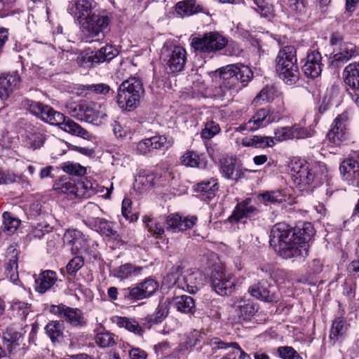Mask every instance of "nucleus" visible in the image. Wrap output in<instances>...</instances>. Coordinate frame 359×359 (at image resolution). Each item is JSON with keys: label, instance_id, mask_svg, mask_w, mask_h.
I'll use <instances>...</instances> for the list:
<instances>
[{"label": "nucleus", "instance_id": "603ef678", "mask_svg": "<svg viewBox=\"0 0 359 359\" xmlns=\"http://www.w3.org/2000/svg\"><path fill=\"white\" fill-rule=\"evenodd\" d=\"M274 90L272 87L266 86L255 96L252 104L255 106L262 104L264 102H269L273 99Z\"/></svg>", "mask_w": 359, "mask_h": 359}, {"label": "nucleus", "instance_id": "4c0bfd02", "mask_svg": "<svg viewBox=\"0 0 359 359\" xmlns=\"http://www.w3.org/2000/svg\"><path fill=\"white\" fill-rule=\"evenodd\" d=\"M63 330V324L59 320L50 321L45 327L46 333L53 343L62 337Z\"/></svg>", "mask_w": 359, "mask_h": 359}, {"label": "nucleus", "instance_id": "338daca9", "mask_svg": "<svg viewBox=\"0 0 359 359\" xmlns=\"http://www.w3.org/2000/svg\"><path fill=\"white\" fill-rule=\"evenodd\" d=\"M274 141L282 142L292 139V127H283L275 130Z\"/></svg>", "mask_w": 359, "mask_h": 359}, {"label": "nucleus", "instance_id": "4be33fe9", "mask_svg": "<svg viewBox=\"0 0 359 359\" xmlns=\"http://www.w3.org/2000/svg\"><path fill=\"white\" fill-rule=\"evenodd\" d=\"M343 180L349 184H354L359 177V163L357 161L349 158L344 160L339 168Z\"/></svg>", "mask_w": 359, "mask_h": 359}, {"label": "nucleus", "instance_id": "412c9836", "mask_svg": "<svg viewBox=\"0 0 359 359\" xmlns=\"http://www.w3.org/2000/svg\"><path fill=\"white\" fill-rule=\"evenodd\" d=\"M190 45H227L226 38L218 32H210L205 33L203 36L190 38Z\"/></svg>", "mask_w": 359, "mask_h": 359}, {"label": "nucleus", "instance_id": "473e14b6", "mask_svg": "<svg viewBox=\"0 0 359 359\" xmlns=\"http://www.w3.org/2000/svg\"><path fill=\"white\" fill-rule=\"evenodd\" d=\"M3 224L0 228V234L2 233L6 235L14 233L21 224V220L15 217L11 212H4L3 213Z\"/></svg>", "mask_w": 359, "mask_h": 359}, {"label": "nucleus", "instance_id": "dca6fc26", "mask_svg": "<svg viewBox=\"0 0 359 359\" xmlns=\"http://www.w3.org/2000/svg\"><path fill=\"white\" fill-rule=\"evenodd\" d=\"M175 283L189 293H196L203 285V275L199 271L190 273L178 277Z\"/></svg>", "mask_w": 359, "mask_h": 359}, {"label": "nucleus", "instance_id": "ddd939ff", "mask_svg": "<svg viewBox=\"0 0 359 359\" xmlns=\"http://www.w3.org/2000/svg\"><path fill=\"white\" fill-rule=\"evenodd\" d=\"M64 244L70 248L72 254L81 253L87 250V239L82 232L76 229H68L63 236Z\"/></svg>", "mask_w": 359, "mask_h": 359}, {"label": "nucleus", "instance_id": "cd10ccee", "mask_svg": "<svg viewBox=\"0 0 359 359\" xmlns=\"http://www.w3.org/2000/svg\"><path fill=\"white\" fill-rule=\"evenodd\" d=\"M111 322L119 327H124L129 332H133L138 336H142L144 330L139 323L134 319L126 317L113 316Z\"/></svg>", "mask_w": 359, "mask_h": 359}, {"label": "nucleus", "instance_id": "79ce46f5", "mask_svg": "<svg viewBox=\"0 0 359 359\" xmlns=\"http://www.w3.org/2000/svg\"><path fill=\"white\" fill-rule=\"evenodd\" d=\"M176 309L182 313H192L195 308L194 299L187 295H182L174 299Z\"/></svg>", "mask_w": 359, "mask_h": 359}, {"label": "nucleus", "instance_id": "a19ab883", "mask_svg": "<svg viewBox=\"0 0 359 359\" xmlns=\"http://www.w3.org/2000/svg\"><path fill=\"white\" fill-rule=\"evenodd\" d=\"M144 222L148 229V231L154 236L159 237L165 232L164 217H161L160 220L145 217Z\"/></svg>", "mask_w": 359, "mask_h": 359}, {"label": "nucleus", "instance_id": "5fc2aeb1", "mask_svg": "<svg viewBox=\"0 0 359 359\" xmlns=\"http://www.w3.org/2000/svg\"><path fill=\"white\" fill-rule=\"evenodd\" d=\"M124 298L130 301L140 300L146 298L140 285L134 287H128L123 290Z\"/></svg>", "mask_w": 359, "mask_h": 359}, {"label": "nucleus", "instance_id": "4d7b16f0", "mask_svg": "<svg viewBox=\"0 0 359 359\" xmlns=\"http://www.w3.org/2000/svg\"><path fill=\"white\" fill-rule=\"evenodd\" d=\"M260 196L264 202L271 203H280L285 200V196L279 190L266 191L260 194Z\"/></svg>", "mask_w": 359, "mask_h": 359}, {"label": "nucleus", "instance_id": "f3484780", "mask_svg": "<svg viewBox=\"0 0 359 359\" xmlns=\"http://www.w3.org/2000/svg\"><path fill=\"white\" fill-rule=\"evenodd\" d=\"M322 57L317 50L309 53L306 57V61L302 67V70L307 77L317 78L322 72Z\"/></svg>", "mask_w": 359, "mask_h": 359}, {"label": "nucleus", "instance_id": "8fccbe9b", "mask_svg": "<svg viewBox=\"0 0 359 359\" xmlns=\"http://www.w3.org/2000/svg\"><path fill=\"white\" fill-rule=\"evenodd\" d=\"M60 166L64 172L72 175L83 176L86 172V168L77 163L67 161L62 163Z\"/></svg>", "mask_w": 359, "mask_h": 359}, {"label": "nucleus", "instance_id": "de8ad7c7", "mask_svg": "<svg viewBox=\"0 0 359 359\" xmlns=\"http://www.w3.org/2000/svg\"><path fill=\"white\" fill-rule=\"evenodd\" d=\"M346 330L345 322L341 319L337 318L333 321L332 326L330 331V338L331 341L335 343L339 337H341Z\"/></svg>", "mask_w": 359, "mask_h": 359}, {"label": "nucleus", "instance_id": "3c124183", "mask_svg": "<svg viewBox=\"0 0 359 359\" xmlns=\"http://www.w3.org/2000/svg\"><path fill=\"white\" fill-rule=\"evenodd\" d=\"M95 342L102 348L112 346L115 344L114 335L108 331L100 332L95 337Z\"/></svg>", "mask_w": 359, "mask_h": 359}, {"label": "nucleus", "instance_id": "aec40b11", "mask_svg": "<svg viewBox=\"0 0 359 359\" xmlns=\"http://www.w3.org/2000/svg\"><path fill=\"white\" fill-rule=\"evenodd\" d=\"M24 147L32 150L40 148L43 144V137L39 128L27 124L25 128Z\"/></svg>", "mask_w": 359, "mask_h": 359}, {"label": "nucleus", "instance_id": "4468645a", "mask_svg": "<svg viewBox=\"0 0 359 359\" xmlns=\"http://www.w3.org/2000/svg\"><path fill=\"white\" fill-rule=\"evenodd\" d=\"M170 53L166 60V70L168 73H175L184 69L187 53L183 46H171Z\"/></svg>", "mask_w": 359, "mask_h": 359}, {"label": "nucleus", "instance_id": "f03ea898", "mask_svg": "<svg viewBox=\"0 0 359 359\" xmlns=\"http://www.w3.org/2000/svg\"><path fill=\"white\" fill-rule=\"evenodd\" d=\"M294 46H283L276 58V71L285 83L293 85L299 80V71L297 64Z\"/></svg>", "mask_w": 359, "mask_h": 359}, {"label": "nucleus", "instance_id": "e433bc0d", "mask_svg": "<svg viewBox=\"0 0 359 359\" xmlns=\"http://www.w3.org/2000/svg\"><path fill=\"white\" fill-rule=\"evenodd\" d=\"M60 128L72 135H77L84 138L88 135V133L86 130L83 128L77 123L69 119V118H67L66 116L65 117L64 122L61 123Z\"/></svg>", "mask_w": 359, "mask_h": 359}, {"label": "nucleus", "instance_id": "13d9d810", "mask_svg": "<svg viewBox=\"0 0 359 359\" xmlns=\"http://www.w3.org/2000/svg\"><path fill=\"white\" fill-rule=\"evenodd\" d=\"M50 227L48 224H37L34 226L32 231L28 233L26 239L32 241L33 238H41L50 230Z\"/></svg>", "mask_w": 359, "mask_h": 359}, {"label": "nucleus", "instance_id": "6ab92c4d", "mask_svg": "<svg viewBox=\"0 0 359 359\" xmlns=\"http://www.w3.org/2000/svg\"><path fill=\"white\" fill-rule=\"evenodd\" d=\"M34 278L35 290L40 294H44L49 290L57 280L56 272L52 270L43 271L37 278L34 275Z\"/></svg>", "mask_w": 359, "mask_h": 359}, {"label": "nucleus", "instance_id": "9b49d317", "mask_svg": "<svg viewBox=\"0 0 359 359\" xmlns=\"http://www.w3.org/2000/svg\"><path fill=\"white\" fill-rule=\"evenodd\" d=\"M69 13L79 22L81 27H88V20L92 14V3L89 0H75L69 3Z\"/></svg>", "mask_w": 359, "mask_h": 359}, {"label": "nucleus", "instance_id": "c756f323", "mask_svg": "<svg viewBox=\"0 0 359 359\" xmlns=\"http://www.w3.org/2000/svg\"><path fill=\"white\" fill-rule=\"evenodd\" d=\"M248 292L252 297L264 302H272L277 300L275 293L267 289L261 283L250 286Z\"/></svg>", "mask_w": 359, "mask_h": 359}, {"label": "nucleus", "instance_id": "2f4dec72", "mask_svg": "<svg viewBox=\"0 0 359 359\" xmlns=\"http://www.w3.org/2000/svg\"><path fill=\"white\" fill-rule=\"evenodd\" d=\"M275 144L273 137L252 135L246 137L242 140V145L244 147H252L255 148H265Z\"/></svg>", "mask_w": 359, "mask_h": 359}, {"label": "nucleus", "instance_id": "864d4df0", "mask_svg": "<svg viewBox=\"0 0 359 359\" xmlns=\"http://www.w3.org/2000/svg\"><path fill=\"white\" fill-rule=\"evenodd\" d=\"M202 334L198 330L191 332L187 336L186 341L180 345V350L189 349L194 347L202 339Z\"/></svg>", "mask_w": 359, "mask_h": 359}, {"label": "nucleus", "instance_id": "7c9ffc66", "mask_svg": "<svg viewBox=\"0 0 359 359\" xmlns=\"http://www.w3.org/2000/svg\"><path fill=\"white\" fill-rule=\"evenodd\" d=\"M143 267L136 266L131 264H125L113 270V275L119 280H125L141 274Z\"/></svg>", "mask_w": 359, "mask_h": 359}, {"label": "nucleus", "instance_id": "a878e982", "mask_svg": "<svg viewBox=\"0 0 359 359\" xmlns=\"http://www.w3.org/2000/svg\"><path fill=\"white\" fill-rule=\"evenodd\" d=\"M345 83L353 90L359 91V63L347 65L343 72Z\"/></svg>", "mask_w": 359, "mask_h": 359}, {"label": "nucleus", "instance_id": "5701e85b", "mask_svg": "<svg viewBox=\"0 0 359 359\" xmlns=\"http://www.w3.org/2000/svg\"><path fill=\"white\" fill-rule=\"evenodd\" d=\"M258 212V209L252 204L251 199L247 198L236 205L229 219L231 221L238 222L244 217L255 216Z\"/></svg>", "mask_w": 359, "mask_h": 359}, {"label": "nucleus", "instance_id": "ea45409f", "mask_svg": "<svg viewBox=\"0 0 359 359\" xmlns=\"http://www.w3.org/2000/svg\"><path fill=\"white\" fill-rule=\"evenodd\" d=\"M196 189L198 191L203 193V195L205 198L210 200L213 198L215 192L218 190V184L216 180L211 178L210 180L198 183Z\"/></svg>", "mask_w": 359, "mask_h": 359}, {"label": "nucleus", "instance_id": "f704fd0d", "mask_svg": "<svg viewBox=\"0 0 359 359\" xmlns=\"http://www.w3.org/2000/svg\"><path fill=\"white\" fill-rule=\"evenodd\" d=\"M332 58L337 62L344 63L357 55L355 48L348 46H337L332 51Z\"/></svg>", "mask_w": 359, "mask_h": 359}, {"label": "nucleus", "instance_id": "72a5a7b5", "mask_svg": "<svg viewBox=\"0 0 359 359\" xmlns=\"http://www.w3.org/2000/svg\"><path fill=\"white\" fill-rule=\"evenodd\" d=\"M199 10L200 6L196 4L195 0H184L175 5V11L182 18L194 15Z\"/></svg>", "mask_w": 359, "mask_h": 359}, {"label": "nucleus", "instance_id": "6e6552de", "mask_svg": "<svg viewBox=\"0 0 359 359\" xmlns=\"http://www.w3.org/2000/svg\"><path fill=\"white\" fill-rule=\"evenodd\" d=\"M236 283L233 276L225 271L215 269L211 276V287L221 295H229L233 291Z\"/></svg>", "mask_w": 359, "mask_h": 359}, {"label": "nucleus", "instance_id": "e2e57ef3", "mask_svg": "<svg viewBox=\"0 0 359 359\" xmlns=\"http://www.w3.org/2000/svg\"><path fill=\"white\" fill-rule=\"evenodd\" d=\"M277 353L283 359H302L299 353L291 346H280Z\"/></svg>", "mask_w": 359, "mask_h": 359}, {"label": "nucleus", "instance_id": "69168bd1", "mask_svg": "<svg viewBox=\"0 0 359 359\" xmlns=\"http://www.w3.org/2000/svg\"><path fill=\"white\" fill-rule=\"evenodd\" d=\"M146 298L151 296L158 288L157 282L151 278H147L140 283Z\"/></svg>", "mask_w": 359, "mask_h": 359}, {"label": "nucleus", "instance_id": "1a4fd4ad", "mask_svg": "<svg viewBox=\"0 0 359 359\" xmlns=\"http://www.w3.org/2000/svg\"><path fill=\"white\" fill-rule=\"evenodd\" d=\"M348 116L347 113H342L334 121L327 133L329 140L334 144H339L348 137Z\"/></svg>", "mask_w": 359, "mask_h": 359}, {"label": "nucleus", "instance_id": "a18cd8bd", "mask_svg": "<svg viewBox=\"0 0 359 359\" xmlns=\"http://www.w3.org/2000/svg\"><path fill=\"white\" fill-rule=\"evenodd\" d=\"M86 104L78 103L69 100L67 102L65 107L67 113L78 120L83 121L85 118L84 107Z\"/></svg>", "mask_w": 359, "mask_h": 359}, {"label": "nucleus", "instance_id": "6e6d98bb", "mask_svg": "<svg viewBox=\"0 0 359 359\" xmlns=\"http://www.w3.org/2000/svg\"><path fill=\"white\" fill-rule=\"evenodd\" d=\"M241 88L242 86H231V85L222 82L219 87L216 88L215 94L220 97H231Z\"/></svg>", "mask_w": 359, "mask_h": 359}, {"label": "nucleus", "instance_id": "49530a36", "mask_svg": "<svg viewBox=\"0 0 359 359\" xmlns=\"http://www.w3.org/2000/svg\"><path fill=\"white\" fill-rule=\"evenodd\" d=\"M313 184L311 186L317 187L327 180V170L325 165H318L312 168Z\"/></svg>", "mask_w": 359, "mask_h": 359}, {"label": "nucleus", "instance_id": "39448f33", "mask_svg": "<svg viewBox=\"0 0 359 359\" xmlns=\"http://www.w3.org/2000/svg\"><path fill=\"white\" fill-rule=\"evenodd\" d=\"M49 311L63 319L72 327H82L87 323L83 313L79 308L69 307L63 304H52L50 306Z\"/></svg>", "mask_w": 359, "mask_h": 359}, {"label": "nucleus", "instance_id": "393cba45", "mask_svg": "<svg viewBox=\"0 0 359 359\" xmlns=\"http://www.w3.org/2000/svg\"><path fill=\"white\" fill-rule=\"evenodd\" d=\"M234 312L236 314L237 320H246L253 316L256 312L255 304L249 299L240 298L236 302Z\"/></svg>", "mask_w": 359, "mask_h": 359}, {"label": "nucleus", "instance_id": "a211bd4d", "mask_svg": "<svg viewBox=\"0 0 359 359\" xmlns=\"http://www.w3.org/2000/svg\"><path fill=\"white\" fill-rule=\"evenodd\" d=\"M85 118L83 121L95 125L102 124L107 117L104 108L97 102H90L85 104Z\"/></svg>", "mask_w": 359, "mask_h": 359}, {"label": "nucleus", "instance_id": "2eb2a0df", "mask_svg": "<svg viewBox=\"0 0 359 359\" xmlns=\"http://www.w3.org/2000/svg\"><path fill=\"white\" fill-rule=\"evenodd\" d=\"M271 113L269 108L259 109L248 122L240 126L241 130L255 131L265 126L272 122L270 118Z\"/></svg>", "mask_w": 359, "mask_h": 359}, {"label": "nucleus", "instance_id": "7ed1b4c3", "mask_svg": "<svg viewBox=\"0 0 359 359\" xmlns=\"http://www.w3.org/2000/svg\"><path fill=\"white\" fill-rule=\"evenodd\" d=\"M143 93L141 81L135 77H130L123 81L118 88L117 104L121 109L131 111L139 104Z\"/></svg>", "mask_w": 359, "mask_h": 359}, {"label": "nucleus", "instance_id": "c9c22d12", "mask_svg": "<svg viewBox=\"0 0 359 359\" xmlns=\"http://www.w3.org/2000/svg\"><path fill=\"white\" fill-rule=\"evenodd\" d=\"M65 117L63 114L55 111L50 106L45 105L41 119L60 128L61 123L65 121Z\"/></svg>", "mask_w": 359, "mask_h": 359}, {"label": "nucleus", "instance_id": "20e7f679", "mask_svg": "<svg viewBox=\"0 0 359 359\" xmlns=\"http://www.w3.org/2000/svg\"><path fill=\"white\" fill-rule=\"evenodd\" d=\"M222 82L231 86L244 87L251 80L253 73L251 69L241 64L229 65L219 69Z\"/></svg>", "mask_w": 359, "mask_h": 359}, {"label": "nucleus", "instance_id": "423d86ee", "mask_svg": "<svg viewBox=\"0 0 359 359\" xmlns=\"http://www.w3.org/2000/svg\"><path fill=\"white\" fill-rule=\"evenodd\" d=\"M110 20L107 15H96L93 14L88 20V27H82L86 32L89 39L86 42H100L104 37V31L107 29Z\"/></svg>", "mask_w": 359, "mask_h": 359}, {"label": "nucleus", "instance_id": "0e129e2a", "mask_svg": "<svg viewBox=\"0 0 359 359\" xmlns=\"http://www.w3.org/2000/svg\"><path fill=\"white\" fill-rule=\"evenodd\" d=\"M220 130L219 125L214 121L208 122L201 132V136L204 139H210Z\"/></svg>", "mask_w": 359, "mask_h": 359}, {"label": "nucleus", "instance_id": "bf43d9fd", "mask_svg": "<svg viewBox=\"0 0 359 359\" xmlns=\"http://www.w3.org/2000/svg\"><path fill=\"white\" fill-rule=\"evenodd\" d=\"M84 260L81 256L74 257L67 264V271L70 276H74L77 271L83 266Z\"/></svg>", "mask_w": 359, "mask_h": 359}, {"label": "nucleus", "instance_id": "09e8293b", "mask_svg": "<svg viewBox=\"0 0 359 359\" xmlns=\"http://www.w3.org/2000/svg\"><path fill=\"white\" fill-rule=\"evenodd\" d=\"M76 61L80 67L85 69L91 68L95 65L98 64L95 60L94 51L81 53L78 56Z\"/></svg>", "mask_w": 359, "mask_h": 359}, {"label": "nucleus", "instance_id": "f257e3e1", "mask_svg": "<svg viewBox=\"0 0 359 359\" xmlns=\"http://www.w3.org/2000/svg\"><path fill=\"white\" fill-rule=\"evenodd\" d=\"M314 233V228L310 222L303 223L295 228L285 223H278L271 229L269 243L284 259L304 257L308 255V242Z\"/></svg>", "mask_w": 359, "mask_h": 359}, {"label": "nucleus", "instance_id": "680f3d73", "mask_svg": "<svg viewBox=\"0 0 359 359\" xmlns=\"http://www.w3.org/2000/svg\"><path fill=\"white\" fill-rule=\"evenodd\" d=\"M45 105L29 100H24V108H26L31 114L39 118H41Z\"/></svg>", "mask_w": 359, "mask_h": 359}, {"label": "nucleus", "instance_id": "0eeeda50", "mask_svg": "<svg viewBox=\"0 0 359 359\" xmlns=\"http://www.w3.org/2000/svg\"><path fill=\"white\" fill-rule=\"evenodd\" d=\"M290 175L295 184L304 189L313 184L312 168L307 162L298 160L292 162L290 165Z\"/></svg>", "mask_w": 359, "mask_h": 359}, {"label": "nucleus", "instance_id": "37998d69", "mask_svg": "<svg viewBox=\"0 0 359 359\" xmlns=\"http://www.w3.org/2000/svg\"><path fill=\"white\" fill-rule=\"evenodd\" d=\"M197 50L201 53L205 52H216L217 50H222L224 48V53L229 56L239 57L243 54V50L240 46H196Z\"/></svg>", "mask_w": 359, "mask_h": 359}, {"label": "nucleus", "instance_id": "bb28decb", "mask_svg": "<svg viewBox=\"0 0 359 359\" xmlns=\"http://www.w3.org/2000/svg\"><path fill=\"white\" fill-rule=\"evenodd\" d=\"M221 170L223 176L231 180L238 181L244 175V170L239 167H236L233 159H226L222 162ZM245 171H249L245 169Z\"/></svg>", "mask_w": 359, "mask_h": 359}, {"label": "nucleus", "instance_id": "58836bf2", "mask_svg": "<svg viewBox=\"0 0 359 359\" xmlns=\"http://www.w3.org/2000/svg\"><path fill=\"white\" fill-rule=\"evenodd\" d=\"M119 49L117 46H102L97 50L94 51L97 62L100 63L109 61L119 54Z\"/></svg>", "mask_w": 359, "mask_h": 359}, {"label": "nucleus", "instance_id": "052dcab7", "mask_svg": "<svg viewBox=\"0 0 359 359\" xmlns=\"http://www.w3.org/2000/svg\"><path fill=\"white\" fill-rule=\"evenodd\" d=\"M168 313V308L166 303H160L154 316H151L149 321L155 324L161 323L167 316Z\"/></svg>", "mask_w": 359, "mask_h": 359}, {"label": "nucleus", "instance_id": "c03bdc74", "mask_svg": "<svg viewBox=\"0 0 359 359\" xmlns=\"http://www.w3.org/2000/svg\"><path fill=\"white\" fill-rule=\"evenodd\" d=\"M182 163L190 167H197V168H205L206 163L204 160L196 152L192 151H187L183 156L181 157Z\"/></svg>", "mask_w": 359, "mask_h": 359}, {"label": "nucleus", "instance_id": "f8f14e48", "mask_svg": "<svg viewBox=\"0 0 359 359\" xmlns=\"http://www.w3.org/2000/svg\"><path fill=\"white\" fill-rule=\"evenodd\" d=\"M196 221V216L182 218L179 214H170L164 217L165 228L168 231L171 232L183 231L191 229Z\"/></svg>", "mask_w": 359, "mask_h": 359}, {"label": "nucleus", "instance_id": "c85d7f7f", "mask_svg": "<svg viewBox=\"0 0 359 359\" xmlns=\"http://www.w3.org/2000/svg\"><path fill=\"white\" fill-rule=\"evenodd\" d=\"M18 255L19 253L13 249L12 251L11 257L6 264L5 273L6 277L15 285H19L20 283L18 272Z\"/></svg>", "mask_w": 359, "mask_h": 359}, {"label": "nucleus", "instance_id": "b1692460", "mask_svg": "<svg viewBox=\"0 0 359 359\" xmlns=\"http://www.w3.org/2000/svg\"><path fill=\"white\" fill-rule=\"evenodd\" d=\"M82 183L76 184L75 180L69 177H62L55 182L53 189L60 194H72L75 196H80L79 193V187H82Z\"/></svg>", "mask_w": 359, "mask_h": 359}, {"label": "nucleus", "instance_id": "774afa93", "mask_svg": "<svg viewBox=\"0 0 359 359\" xmlns=\"http://www.w3.org/2000/svg\"><path fill=\"white\" fill-rule=\"evenodd\" d=\"M21 337L22 334L20 332H15L12 329L8 330L7 334L4 337V339L9 343L8 346L11 347V351L16 346H20V339Z\"/></svg>", "mask_w": 359, "mask_h": 359}, {"label": "nucleus", "instance_id": "9d476101", "mask_svg": "<svg viewBox=\"0 0 359 359\" xmlns=\"http://www.w3.org/2000/svg\"><path fill=\"white\" fill-rule=\"evenodd\" d=\"M21 76L18 71L0 72V99L5 101L19 88Z\"/></svg>", "mask_w": 359, "mask_h": 359}]
</instances>
